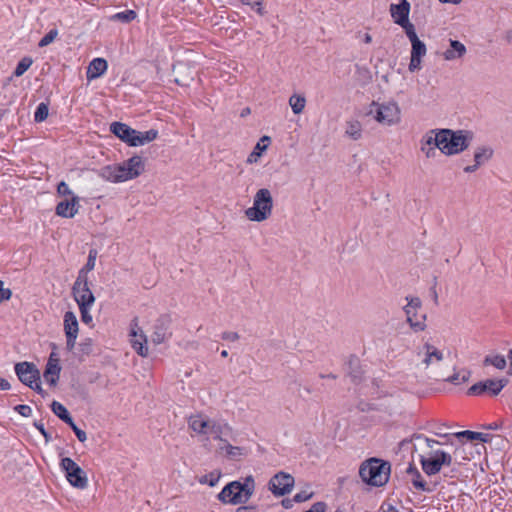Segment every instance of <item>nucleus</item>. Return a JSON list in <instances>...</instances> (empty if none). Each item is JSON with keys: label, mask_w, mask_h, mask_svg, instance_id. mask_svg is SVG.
<instances>
[{"label": "nucleus", "mask_w": 512, "mask_h": 512, "mask_svg": "<svg viewBox=\"0 0 512 512\" xmlns=\"http://www.w3.org/2000/svg\"><path fill=\"white\" fill-rule=\"evenodd\" d=\"M391 464L380 458L372 457L361 463L359 476L364 483L374 487L384 486L390 477Z\"/></svg>", "instance_id": "f257e3e1"}, {"label": "nucleus", "mask_w": 512, "mask_h": 512, "mask_svg": "<svg viewBox=\"0 0 512 512\" xmlns=\"http://www.w3.org/2000/svg\"><path fill=\"white\" fill-rule=\"evenodd\" d=\"M473 137L470 130L440 129V151L447 156L460 154L470 146Z\"/></svg>", "instance_id": "f03ea898"}, {"label": "nucleus", "mask_w": 512, "mask_h": 512, "mask_svg": "<svg viewBox=\"0 0 512 512\" xmlns=\"http://www.w3.org/2000/svg\"><path fill=\"white\" fill-rule=\"evenodd\" d=\"M110 131L116 137L132 147L142 146L152 142L158 136V131L155 129L140 132L122 122H113L110 125Z\"/></svg>", "instance_id": "7ed1b4c3"}, {"label": "nucleus", "mask_w": 512, "mask_h": 512, "mask_svg": "<svg viewBox=\"0 0 512 512\" xmlns=\"http://www.w3.org/2000/svg\"><path fill=\"white\" fill-rule=\"evenodd\" d=\"M273 198L267 188L259 189L253 200V206L246 209V217L255 222H262L269 218L272 213Z\"/></svg>", "instance_id": "20e7f679"}, {"label": "nucleus", "mask_w": 512, "mask_h": 512, "mask_svg": "<svg viewBox=\"0 0 512 512\" xmlns=\"http://www.w3.org/2000/svg\"><path fill=\"white\" fill-rule=\"evenodd\" d=\"M419 461L427 476H434L453 464L451 454L440 449H432L426 456L420 455Z\"/></svg>", "instance_id": "39448f33"}, {"label": "nucleus", "mask_w": 512, "mask_h": 512, "mask_svg": "<svg viewBox=\"0 0 512 512\" xmlns=\"http://www.w3.org/2000/svg\"><path fill=\"white\" fill-rule=\"evenodd\" d=\"M15 373L24 385L43 395V389L40 385V372L33 363L27 361L17 363Z\"/></svg>", "instance_id": "423d86ee"}, {"label": "nucleus", "mask_w": 512, "mask_h": 512, "mask_svg": "<svg viewBox=\"0 0 512 512\" xmlns=\"http://www.w3.org/2000/svg\"><path fill=\"white\" fill-rule=\"evenodd\" d=\"M61 469L69 484L78 489H85L88 486V478L85 471L70 457H64L60 462Z\"/></svg>", "instance_id": "0eeeda50"}, {"label": "nucleus", "mask_w": 512, "mask_h": 512, "mask_svg": "<svg viewBox=\"0 0 512 512\" xmlns=\"http://www.w3.org/2000/svg\"><path fill=\"white\" fill-rule=\"evenodd\" d=\"M368 114L385 125H392L400 120V109L396 103L379 104L373 101Z\"/></svg>", "instance_id": "6e6552de"}, {"label": "nucleus", "mask_w": 512, "mask_h": 512, "mask_svg": "<svg viewBox=\"0 0 512 512\" xmlns=\"http://www.w3.org/2000/svg\"><path fill=\"white\" fill-rule=\"evenodd\" d=\"M72 295L79 306H93L96 298L90 289L88 276L78 275L72 286Z\"/></svg>", "instance_id": "1a4fd4ad"}, {"label": "nucleus", "mask_w": 512, "mask_h": 512, "mask_svg": "<svg viewBox=\"0 0 512 512\" xmlns=\"http://www.w3.org/2000/svg\"><path fill=\"white\" fill-rule=\"evenodd\" d=\"M295 484L294 477L284 471L276 473L268 483V489L276 497H281L289 494Z\"/></svg>", "instance_id": "9d476101"}, {"label": "nucleus", "mask_w": 512, "mask_h": 512, "mask_svg": "<svg viewBox=\"0 0 512 512\" xmlns=\"http://www.w3.org/2000/svg\"><path fill=\"white\" fill-rule=\"evenodd\" d=\"M507 383L508 380L506 379H487L485 381H479L467 390V394L470 396H479L487 393L491 396H496L501 392Z\"/></svg>", "instance_id": "9b49d317"}, {"label": "nucleus", "mask_w": 512, "mask_h": 512, "mask_svg": "<svg viewBox=\"0 0 512 512\" xmlns=\"http://www.w3.org/2000/svg\"><path fill=\"white\" fill-rule=\"evenodd\" d=\"M194 432H197L201 435L210 434L216 440L223 441L221 438V427L217 425L214 421L209 419H203L200 415H194Z\"/></svg>", "instance_id": "f8f14e48"}, {"label": "nucleus", "mask_w": 512, "mask_h": 512, "mask_svg": "<svg viewBox=\"0 0 512 512\" xmlns=\"http://www.w3.org/2000/svg\"><path fill=\"white\" fill-rule=\"evenodd\" d=\"M238 487V481L228 483L218 494V500L222 503H229L233 505L246 503L245 498L242 496Z\"/></svg>", "instance_id": "ddd939ff"}, {"label": "nucleus", "mask_w": 512, "mask_h": 512, "mask_svg": "<svg viewBox=\"0 0 512 512\" xmlns=\"http://www.w3.org/2000/svg\"><path fill=\"white\" fill-rule=\"evenodd\" d=\"M79 210V197L73 195L70 200L60 201L55 208L56 215L63 218H73Z\"/></svg>", "instance_id": "4468645a"}, {"label": "nucleus", "mask_w": 512, "mask_h": 512, "mask_svg": "<svg viewBox=\"0 0 512 512\" xmlns=\"http://www.w3.org/2000/svg\"><path fill=\"white\" fill-rule=\"evenodd\" d=\"M138 324L136 322V319L133 321V325L131 328L130 335L132 336L131 344L134 350L142 357H146L148 355V347H147V338L146 335L140 331L138 334Z\"/></svg>", "instance_id": "2eb2a0df"}, {"label": "nucleus", "mask_w": 512, "mask_h": 512, "mask_svg": "<svg viewBox=\"0 0 512 512\" xmlns=\"http://www.w3.org/2000/svg\"><path fill=\"white\" fill-rule=\"evenodd\" d=\"M407 475L410 477V481L415 489L423 492H432L435 489V484L430 486L422 477L420 471L415 467L413 463H409L406 469Z\"/></svg>", "instance_id": "dca6fc26"}, {"label": "nucleus", "mask_w": 512, "mask_h": 512, "mask_svg": "<svg viewBox=\"0 0 512 512\" xmlns=\"http://www.w3.org/2000/svg\"><path fill=\"white\" fill-rule=\"evenodd\" d=\"M391 16L398 25H403L409 21L410 3L402 0L399 4H391Z\"/></svg>", "instance_id": "f3484780"}, {"label": "nucleus", "mask_w": 512, "mask_h": 512, "mask_svg": "<svg viewBox=\"0 0 512 512\" xmlns=\"http://www.w3.org/2000/svg\"><path fill=\"white\" fill-rule=\"evenodd\" d=\"M423 351L424 358L422 359V364L424 365L425 369H429L431 366L441 362L444 359L442 351L430 343H425L423 345Z\"/></svg>", "instance_id": "a211bd4d"}, {"label": "nucleus", "mask_w": 512, "mask_h": 512, "mask_svg": "<svg viewBox=\"0 0 512 512\" xmlns=\"http://www.w3.org/2000/svg\"><path fill=\"white\" fill-rule=\"evenodd\" d=\"M347 375L351 378L354 384H359L363 381V370L359 358L352 354L348 357L346 362Z\"/></svg>", "instance_id": "6ab92c4d"}, {"label": "nucleus", "mask_w": 512, "mask_h": 512, "mask_svg": "<svg viewBox=\"0 0 512 512\" xmlns=\"http://www.w3.org/2000/svg\"><path fill=\"white\" fill-rule=\"evenodd\" d=\"M108 64L104 58H95L93 59L87 70V78L89 80L96 79L105 73L107 70Z\"/></svg>", "instance_id": "aec40b11"}, {"label": "nucleus", "mask_w": 512, "mask_h": 512, "mask_svg": "<svg viewBox=\"0 0 512 512\" xmlns=\"http://www.w3.org/2000/svg\"><path fill=\"white\" fill-rule=\"evenodd\" d=\"M471 376V372L468 370H462L461 372H454L450 376H445L441 373H435L434 378L437 380H443L449 382L454 385H459L461 383H466L469 381Z\"/></svg>", "instance_id": "412c9836"}, {"label": "nucleus", "mask_w": 512, "mask_h": 512, "mask_svg": "<svg viewBox=\"0 0 512 512\" xmlns=\"http://www.w3.org/2000/svg\"><path fill=\"white\" fill-rule=\"evenodd\" d=\"M404 312L406 314V320L413 331L420 332L426 329L425 314L421 315L420 319H417V311L404 308Z\"/></svg>", "instance_id": "4be33fe9"}, {"label": "nucleus", "mask_w": 512, "mask_h": 512, "mask_svg": "<svg viewBox=\"0 0 512 512\" xmlns=\"http://www.w3.org/2000/svg\"><path fill=\"white\" fill-rule=\"evenodd\" d=\"M466 53V47L458 40H450V48L444 52L446 60H454L461 58Z\"/></svg>", "instance_id": "5701e85b"}, {"label": "nucleus", "mask_w": 512, "mask_h": 512, "mask_svg": "<svg viewBox=\"0 0 512 512\" xmlns=\"http://www.w3.org/2000/svg\"><path fill=\"white\" fill-rule=\"evenodd\" d=\"M61 366L59 363L46 364L44 379L50 386H55L59 380Z\"/></svg>", "instance_id": "b1692460"}, {"label": "nucleus", "mask_w": 512, "mask_h": 512, "mask_svg": "<svg viewBox=\"0 0 512 512\" xmlns=\"http://www.w3.org/2000/svg\"><path fill=\"white\" fill-rule=\"evenodd\" d=\"M64 331L65 335L78 336L79 326L78 320L74 312L67 311L64 314Z\"/></svg>", "instance_id": "393cba45"}, {"label": "nucleus", "mask_w": 512, "mask_h": 512, "mask_svg": "<svg viewBox=\"0 0 512 512\" xmlns=\"http://www.w3.org/2000/svg\"><path fill=\"white\" fill-rule=\"evenodd\" d=\"M127 167V171L134 176L138 177L144 171V163L142 157L135 155L124 162Z\"/></svg>", "instance_id": "a878e982"}, {"label": "nucleus", "mask_w": 512, "mask_h": 512, "mask_svg": "<svg viewBox=\"0 0 512 512\" xmlns=\"http://www.w3.org/2000/svg\"><path fill=\"white\" fill-rule=\"evenodd\" d=\"M51 410L57 417H59L67 425H72V422L74 420L71 417L67 408L62 403L54 400L51 403Z\"/></svg>", "instance_id": "bb28decb"}, {"label": "nucleus", "mask_w": 512, "mask_h": 512, "mask_svg": "<svg viewBox=\"0 0 512 512\" xmlns=\"http://www.w3.org/2000/svg\"><path fill=\"white\" fill-rule=\"evenodd\" d=\"M458 438H466L468 441H481L483 443L489 442L492 438L490 434H485L481 432H475L470 430H465L461 432H457L453 434Z\"/></svg>", "instance_id": "cd10ccee"}, {"label": "nucleus", "mask_w": 512, "mask_h": 512, "mask_svg": "<svg viewBox=\"0 0 512 512\" xmlns=\"http://www.w3.org/2000/svg\"><path fill=\"white\" fill-rule=\"evenodd\" d=\"M493 153V149L489 146L478 147L474 153V163L480 167L492 158Z\"/></svg>", "instance_id": "c85d7f7f"}, {"label": "nucleus", "mask_w": 512, "mask_h": 512, "mask_svg": "<svg viewBox=\"0 0 512 512\" xmlns=\"http://www.w3.org/2000/svg\"><path fill=\"white\" fill-rule=\"evenodd\" d=\"M238 485V489H240L242 496L245 498V502H247L254 492L255 483L253 477L251 475L247 476L243 483L238 481Z\"/></svg>", "instance_id": "c756f323"}, {"label": "nucleus", "mask_w": 512, "mask_h": 512, "mask_svg": "<svg viewBox=\"0 0 512 512\" xmlns=\"http://www.w3.org/2000/svg\"><path fill=\"white\" fill-rule=\"evenodd\" d=\"M345 134L353 140H358L362 136V125L357 120L347 121Z\"/></svg>", "instance_id": "7c9ffc66"}, {"label": "nucleus", "mask_w": 512, "mask_h": 512, "mask_svg": "<svg viewBox=\"0 0 512 512\" xmlns=\"http://www.w3.org/2000/svg\"><path fill=\"white\" fill-rule=\"evenodd\" d=\"M289 105L294 114H300L303 112V110L305 108L306 99L303 95L293 94L289 98Z\"/></svg>", "instance_id": "2f4dec72"}, {"label": "nucleus", "mask_w": 512, "mask_h": 512, "mask_svg": "<svg viewBox=\"0 0 512 512\" xmlns=\"http://www.w3.org/2000/svg\"><path fill=\"white\" fill-rule=\"evenodd\" d=\"M137 17V13L134 10H126L122 12H118L110 16V21L114 22H122V23H130L135 20Z\"/></svg>", "instance_id": "473e14b6"}, {"label": "nucleus", "mask_w": 512, "mask_h": 512, "mask_svg": "<svg viewBox=\"0 0 512 512\" xmlns=\"http://www.w3.org/2000/svg\"><path fill=\"white\" fill-rule=\"evenodd\" d=\"M98 174L105 181L118 183V179H120L119 176L117 177L114 165H107V166L102 167L99 170Z\"/></svg>", "instance_id": "72a5a7b5"}, {"label": "nucleus", "mask_w": 512, "mask_h": 512, "mask_svg": "<svg viewBox=\"0 0 512 512\" xmlns=\"http://www.w3.org/2000/svg\"><path fill=\"white\" fill-rule=\"evenodd\" d=\"M483 365H492L499 370H503L506 367V360L502 355L490 356L487 355L483 360Z\"/></svg>", "instance_id": "f704fd0d"}, {"label": "nucleus", "mask_w": 512, "mask_h": 512, "mask_svg": "<svg viewBox=\"0 0 512 512\" xmlns=\"http://www.w3.org/2000/svg\"><path fill=\"white\" fill-rule=\"evenodd\" d=\"M438 139H440V129H432L423 137L422 142L428 146L434 145V147L440 150L441 144L440 142L438 143Z\"/></svg>", "instance_id": "c9c22d12"}, {"label": "nucleus", "mask_w": 512, "mask_h": 512, "mask_svg": "<svg viewBox=\"0 0 512 512\" xmlns=\"http://www.w3.org/2000/svg\"><path fill=\"white\" fill-rule=\"evenodd\" d=\"M97 251L92 249L89 251L88 259L86 264L79 270L78 275L84 273V276H88V273L94 269L96 262Z\"/></svg>", "instance_id": "e433bc0d"}, {"label": "nucleus", "mask_w": 512, "mask_h": 512, "mask_svg": "<svg viewBox=\"0 0 512 512\" xmlns=\"http://www.w3.org/2000/svg\"><path fill=\"white\" fill-rule=\"evenodd\" d=\"M32 63H33V61L30 57L22 58L18 62L17 66L13 72L14 76H16V77L22 76L30 68Z\"/></svg>", "instance_id": "4c0bfd02"}, {"label": "nucleus", "mask_w": 512, "mask_h": 512, "mask_svg": "<svg viewBox=\"0 0 512 512\" xmlns=\"http://www.w3.org/2000/svg\"><path fill=\"white\" fill-rule=\"evenodd\" d=\"M221 477V473L219 471H212L206 475H203L199 478V482L201 484H207L211 487L215 486Z\"/></svg>", "instance_id": "58836bf2"}, {"label": "nucleus", "mask_w": 512, "mask_h": 512, "mask_svg": "<svg viewBox=\"0 0 512 512\" xmlns=\"http://www.w3.org/2000/svg\"><path fill=\"white\" fill-rule=\"evenodd\" d=\"M49 108L48 104L41 102L38 104L36 111L34 113L35 122H43L48 117Z\"/></svg>", "instance_id": "ea45409f"}, {"label": "nucleus", "mask_w": 512, "mask_h": 512, "mask_svg": "<svg viewBox=\"0 0 512 512\" xmlns=\"http://www.w3.org/2000/svg\"><path fill=\"white\" fill-rule=\"evenodd\" d=\"M411 45H412L411 56L420 57V58L425 56L427 49H426V45L423 41H421L419 39V40L411 43Z\"/></svg>", "instance_id": "a19ab883"}, {"label": "nucleus", "mask_w": 512, "mask_h": 512, "mask_svg": "<svg viewBox=\"0 0 512 512\" xmlns=\"http://www.w3.org/2000/svg\"><path fill=\"white\" fill-rule=\"evenodd\" d=\"M117 177L119 176L118 182H124L130 179H134V176L131 175L129 171H127V167L124 162L120 165H114Z\"/></svg>", "instance_id": "79ce46f5"}, {"label": "nucleus", "mask_w": 512, "mask_h": 512, "mask_svg": "<svg viewBox=\"0 0 512 512\" xmlns=\"http://www.w3.org/2000/svg\"><path fill=\"white\" fill-rule=\"evenodd\" d=\"M400 26L405 30V33L411 43L419 40V38L416 34V31H415V27L410 21H408V23H404L403 25H400Z\"/></svg>", "instance_id": "37998d69"}, {"label": "nucleus", "mask_w": 512, "mask_h": 512, "mask_svg": "<svg viewBox=\"0 0 512 512\" xmlns=\"http://www.w3.org/2000/svg\"><path fill=\"white\" fill-rule=\"evenodd\" d=\"M58 35L57 29H51L38 43L40 48H43L52 43Z\"/></svg>", "instance_id": "c03bdc74"}, {"label": "nucleus", "mask_w": 512, "mask_h": 512, "mask_svg": "<svg viewBox=\"0 0 512 512\" xmlns=\"http://www.w3.org/2000/svg\"><path fill=\"white\" fill-rule=\"evenodd\" d=\"M92 306H79L81 321L86 325H91L93 322L92 315L90 314Z\"/></svg>", "instance_id": "a18cd8bd"}, {"label": "nucleus", "mask_w": 512, "mask_h": 512, "mask_svg": "<svg viewBox=\"0 0 512 512\" xmlns=\"http://www.w3.org/2000/svg\"><path fill=\"white\" fill-rule=\"evenodd\" d=\"M225 442V446L221 447V449H225L228 456L231 458H235L237 456L243 455V449L241 447L232 446L231 444Z\"/></svg>", "instance_id": "49530a36"}, {"label": "nucleus", "mask_w": 512, "mask_h": 512, "mask_svg": "<svg viewBox=\"0 0 512 512\" xmlns=\"http://www.w3.org/2000/svg\"><path fill=\"white\" fill-rule=\"evenodd\" d=\"M406 300L408 301L407 305L404 307L406 309L417 311L422 306V302L419 297H406Z\"/></svg>", "instance_id": "de8ad7c7"}, {"label": "nucleus", "mask_w": 512, "mask_h": 512, "mask_svg": "<svg viewBox=\"0 0 512 512\" xmlns=\"http://www.w3.org/2000/svg\"><path fill=\"white\" fill-rule=\"evenodd\" d=\"M80 351L83 354L89 355L93 351V340L91 338H86L80 343Z\"/></svg>", "instance_id": "09e8293b"}, {"label": "nucleus", "mask_w": 512, "mask_h": 512, "mask_svg": "<svg viewBox=\"0 0 512 512\" xmlns=\"http://www.w3.org/2000/svg\"><path fill=\"white\" fill-rule=\"evenodd\" d=\"M313 495V492L300 491L299 493L294 495L293 500L296 503H301L311 499Z\"/></svg>", "instance_id": "8fccbe9b"}, {"label": "nucleus", "mask_w": 512, "mask_h": 512, "mask_svg": "<svg viewBox=\"0 0 512 512\" xmlns=\"http://www.w3.org/2000/svg\"><path fill=\"white\" fill-rule=\"evenodd\" d=\"M412 438H413V439H416V440H424V441H425V443L427 444V446H428L429 448H431V449L433 448V446H434L435 444H444L443 442H440V441H437V440H434V439L428 438V437H426V436H425V435H423V434H414V435L412 436Z\"/></svg>", "instance_id": "3c124183"}, {"label": "nucleus", "mask_w": 512, "mask_h": 512, "mask_svg": "<svg viewBox=\"0 0 512 512\" xmlns=\"http://www.w3.org/2000/svg\"><path fill=\"white\" fill-rule=\"evenodd\" d=\"M14 410L23 417H30L32 415L31 407L26 404H19L14 407Z\"/></svg>", "instance_id": "603ef678"}, {"label": "nucleus", "mask_w": 512, "mask_h": 512, "mask_svg": "<svg viewBox=\"0 0 512 512\" xmlns=\"http://www.w3.org/2000/svg\"><path fill=\"white\" fill-rule=\"evenodd\" d=\"M71 427V429L73 430V432L75 433L77 439L80 441V442H85L87 440V435H86V432L82 429H80L76 424L75 422L73 421L72 422V425H69Z\"/></svg>", "instance_id": "864d4df0"}, {"label": "nucleus", "mask_w": 512, "mask_h": 512, "mask_svg": "<svg viewBox=\"0 0 512 512\" xmlns=\"http://www.w3.org/2000/svg\"><path fill=\"white\" fill-rule=\"evenodd\" d=\"M33 425L43 435L46 443L51 441V435L46 431L44 424L42 422L35 421Z\"/></svg>", "instance_id": "5fc2aeb1"}, {"label": "nucleus", "mask_w": 512, "mask_h": 512, "mask_svg": "<svg viewBox=\"0 0 512 512\" xmlns=\"http://www.w3.org/2000/svg\"><path fill=\"white\" fill-rule=\"evenodd\" d=\"M3 285V281L0 280V303L9 300L12 296V291L9 288H4Z\"/></svg>", "instance_id": "6e6d98bb"}, {"label": "nucleus", "mask_w": 512, "mask_h": 512, "mask_svg": "<svg viewBox=\"0 0 512 512\" xmlns=\"http://www.w3.org/2000/svg\"><path fill=\"white\" fill-rule=\"evenodd\" d=\"M501 428H505L506 430H508L509 434L512 433V424H509L508 426H504V422L503 421H501V422H493V423L489 424L488 426H486V429H490V430H498V429H501Z\"/></svg>", "instance_id": "4d7b16f0"}, {"label": "nucleus", "mask_w": 512, "mask_h": 512, "mask_svg": "<svg viewBox=\"0 0 512 512\" xmlns=\"http://www.w3.org/2000/svg\"><path fill=\"white\" fill-rule=\"evenodd\" d=\"M57 193L62 196L72 195V191L66 182L61 181L57 186Z\"/></svg>", "instance_id": "13d9d810"}, {"label": "nucleus", "mask_w": 512, "mask_h": 512, "mask_svg": "<svg viewBox=\"0 0 512 512\" xmlns=\"http://www.w3.org/2000/svg\"><path fill=\"white\" fill-rule=\"evenodd\" d=\"M421 59L420 57H414L411 56L410 63H409V71L414 72L416 70H419L421 68Z\"/></svg>", "instance_id": "bf43d9fd"}, {"label": "nucleus", "mask_w": 512, "mask_h": 512, "mask_svg": "<svg viewBox=\"0 0 512 512\" xmlns=\"http://www.w3.org/2000/svg\"><path fill=\"white\" fill-rule=\"evenodd\" d=\"M221 338L223 340L234 342L239 339V334L237 332L226 331L222 333Z\"/></svg>", "instance_id": "052dcab7"}, {"label": "nucleus", "mask_w": 512, "mask_h": 512, "mask_svg": "<svg viewBox=\"0 0 512 512\" xmlns=\"http://www.w3.org/2000/svg\"><path fill=\"white\" fill-rule=\"evenodd\" d=\"M76 335H66V348L68 351H72L76 344Z\"/></svg>", "instance_id": "680f3d73"}, {"label": "nucleus", "mask_w": 512, "mask_h": 512, "mask_svg": "<svg viewBox=\"0 0 512 512\" xmlns=\"http://www.w3.org/2000/svg\"><path fill=\"white\" fill-rule=\"evenodd\" d=\"M267 146H268V144L261 145V143L258 142L256 144V146L254 147V150H253L251 156H253V155L260 156L261 153L267 149Z\"/></svg>", "instance_id": "e2e57ef3"}, {"label": "nucleus", "mask_w": 512, "mask_h": 512, "mask_svg": "<svg viewBox=\"0 0 512 512\" xmlns=\"http://www.w3.org/2000/svg\"><path fill=\"white\" fill-rule=\"evenodd\" d=\"M252 9H254L259 15H264L266 13L260 1L254 2L252 4Z\"/></svg>", "instance_id": "0e129e2a"}, {"label": "nucleus", "mask_w": 512, "mask_h": 512, "mask_svg": "<svg viewBox=\"0 0 512 512\" xmlns=\"http://www.w3.org/2000/svg\"><path fill=\"white\" fill-rule=\"evenodd\" d=\"M436 147H429L426 149L424 146H422L421 150L425 153L427 158L434 157L436 154Z\"/></svg>", "instance_id": "69168bd1"}, {"label": "nucleus", "mask_w": 512, "mask_h": 512, "mask_svg": "<svg viewBox=\"0 0 512 512\" xmlns=\"http://www.w3.org/2000/svg\"><path fill=\"white\" fill-rule=\"evenodd\" d=\"M235 512H256V506H240L236 509Z\"/></svg>", "instance_id": "338daca9"}, {"label": "nucleus", "mask_w": 512, "mask_h": 512, "mask_svg": "<svg viewBox=\"0 0 512 512\" xmlns=\"http://www.w3.org/2000/svg\"><path fill=\"white\" fill-rule=\"evenodd\" d=\"M11 388L10 383L8 380L4 378H0V390H9Z\"/></svg>", "instance_id": "774afa93"}]
</instances>
